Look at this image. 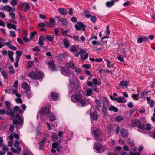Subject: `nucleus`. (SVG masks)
Here are the masks:
<instances>
[{"label": "nucleus", "mask_w": 155, "mask_h": 155, "mask_svg": "<svg viewBox=\"0 0 155 155\" xmlns=\"http://www.w3.org/2000/svg\"><path fill=\"white\" fill-rule=\"evenodd\" d=\"M13 94H15V95L17 97V98H15V101L17 103L21 104L22 103V100L21 98V95L20 94H19L17 92L15 93H13Z\"/></svg>", "instance_id": "nucleus-14"}, {"label": "nucleus", "mask_w": 155, "mask_h": 155, "mask_svg": "<svg viewBox=\"0 0 155 155\" xmlns=\"http://www.w3.org/2000/svg\"><path fill=\"white\" fill-rule=\"evenodd\" d=\"M38 44L41 46L44 45V41L45 40V38L42 36H40L39 38Z\"/></svg>", "instance_id": "nucleus-24"}, {"label": "nucleus", "mask_w": 155, "mask_h": 155, "mask_svg": "<svg viewBox=\"0 0 155 155\" xmlns=\"http://www.w3.org/2000/svg\"><path fill=\"white\" fill-rule=\"evenodd\" d=\"M1 73L3 77L6 79L8 78V73L5 70H2L1 71Z\"/></svg>", "instance_id": "nucleus-31"}, {"label": "nucleus", "mask_w": 155, "mask_h": 155, "mask_svg": "<svg viewBox=\"0 0 155 155\" xmlns=\"http://www.w3.org/2000/svg\"><path fill=\"white\" fill-rule=\"evenodd\" d=\"M146 130H150L151 129V126L150 124H147L145 125Z\"/></svg>", "instance_id": "nucleus-55"}, {"label": "nucleus", "mask_w": 155, "mask_h": 155, "mask_svg": "<svg viewBox=\"0 0 155 155\" xmlns=\"http://www.w3.org/2000/svg\"><path fill=\"white\" fill-rule=\"evenodd\" d=\"M95 102L97 103L98 106L100 107L101 106V104L99 100L96 99L95 100Z\"/></svg>", "instance_id": "nucleus-64"}, {"label": "nucleus", "mask_w": 155, "mask_h": 155, "mask_svg": "<svg viewBox=\"0 0 155 155\" xmlns=\"http://www.w3.org/2000/svg\"><path fill=\"white\" fill-rule=\"evenodd\" d=\"M23 113V111L20 110L18 111V113L17 112L16 115H15L14 117V120L13 121V123L14 124L19 125L20 126V127H22L21 125L23 123V119L22 118L19 116V114H22Z\"/></svg>", "instance_id": "nucleus-5"}, {"label": "nucleus", "mask_w": 155, "mask_h": 155, "mask_svg": "<svg viewBox=\"0 0 155 155\" xmlns=\"http://www.w3.org/2000/svg\"><path fill=\"white\" fill-rule=\"evenodd\" d=\"M101 101L103 105V106L107 107L109 105V101L106 97H102Z\"/></svg>", "instance_id": "nucleus-15"}, {"label": "nucleus", "mask_w": 155, "mask_h": 155, "mask_svg": "<svg viewBox=\"0 0 155 155\" xmlns=\"http://www.w3.org/2000/svg\"><path fill=\"white\" fill-rule=\"evenodd\" d=\"M86 51L84 49L80 50L79 52V54L81 56V58L83 61H84L88 57V54H86Z\"/></svg>", "instance_id": "nucleus-8"}, {"label": "nucleus", "mask_w": 155, "mask_h": 155, "mask_svg": "<svg viewBox=\"0 0 155 155\" xmlns=\"http://www.w3.org/2000/svg\"><path fill=\"white\" fill-rule=\"evenodd\" d=\"M58 11L62 15H66L67 13V11L65 8H60L58 9Z\"/></svg>", "instance_id": "nucleus-28"}, {"label": "nucleus", "mask_w": 155, "mask_h": 155, "mask_svg": "<svg viewBox=\"0 0 155 155\" xmlns=\"http://www.w3.org/2000/svg\"><path fill=\"white\" fill-rule=\"evenodd\" d=\"M117 102L119 103H125L127 101V100L123 97L120 96L117 98Z\"/></svg>", "instance_id": "nucleus-26"}, {"label": "nucleus", "mask_w": 155, "mask_h": 155, "mask_svg": "<svg viewBox=\"0 0 155 155\" xmlns=\"http://www.w3.org/2000/svg\"><path fill=\"white\" fill-rule=\"evenodd\" d=\"M68 36L70 37L71 38H72L75 41H77L78 40V38H79V36H71V35H68Z\"/></svg>", "instance_id": "nucleus-56"}, {"label": "nucleus", "mask_w": 155, "mask_h": 155, "mask_svg": "<svg viewBox=\"0 0 155 155\" xmlns=\"http://www.w3.org/2000/svg\"><path fill=\"white\" fill-rule=\"evenodd\" d=\"M67 133L68 135L67 137L70 140V138H69V137L72 136V135L73 133L71 131H68L67 132Z\"/></svg>", "instance_id": "nucleus-59"}, {"label": "nucleus", "mask_w": 155, "mask_h": 155, "mask_svg": "<svg viewBox=\"0 0 155 155\" xmlns=\"http://www.w3.org/2000/svg\"><path fill=\"white\" fill-rule=\"evenodd\" d=\"M18 2V0H12L10 2V4L13 6H16L17 5Z\"/></svg>", "instance_id": "nucleus-46"}, {"label": "nucleus", "mask_w": 155, "mask_h": 155, "mask_svg": "<svg viewBox=\"0 0 155 155\" xmlns=\"http://www.w3.org/2000/svg\"><path fill=\"white\" fill-rule=\"evenodd\" d=\"M71 100L74 103L78 102V105L79 107H83L88 104L82 98V96L79 93H76L74 96H72Z\"/></svg>", "instance_id": "nucleus-2"}, {"label": "nucleus", "mask_w": 155, "mask_h": 155, "mask_svg": "<svg viewBox=\"0 0 155 155\" xmlns=\"http://www.w3.org/2000/svg\"><path fill=\"white\" fill-rule=\"evenodd\" d=\"M92 93V90L91 89L87 88L86 92V95L87 96L91 95Z\"/></svg>", "instance_id": "nucleus-37"}, {"label": "nucleus", "mask_w": 155, "mask_h": 155, "mask_svg": "<svg viewBox=\"0 0 155 155\" xmlns=\"http://www.w3.org/2000/svg\"><path fill=\"white\" fill-rule=\"evenodd\" d=\"M94 148L97 152L98 153H101L103 152L102 149V145L101 144L98 142H96L94 145Z\"/></svg>", "instance_id": "nucleus-7"}, {"label": "nucleus", "mask_w": 155, "mask_h": 155, "mask_svg": "<svg viewBox=\"0 0 155 155\" xmlns=\"http://www.w3.org/2000/svg\"><path fill=\"white\" fill-rule=\"evenodd\" d=\"M70 31L69 29H67L66 30H63L62 31V33L63 35H66L68 36V35H69L67 34V33L70 32Z\"/></svg>", "instance_id": "nucleus-52"}, {"label": "nucleus", "mask_w": 155, "mask_h": 155, "mask_svg": "<svg viewBox=\"0 0 155 155\" xmlns=\"http://www.w3.org/2000/svg\"><path fill=\"white\" fill-rule=\"evenodd\" d=\"M36 34L37 32L35 31L31 32L30 34V39L32 40L33 37Z\"/></svg>", "instance_id": "nucleus-50"}, {"label": "nucleus", "mask_w": 155, "mask_h": 155, "mask_svg": "<svg viewBox=\"0 0 155 155\" xmlns=\"http://www.w3.org/2000/svg\"><path fill=\"white\" fill-rule=\"evenodd\" d=\"M63 42L65 47L68 48L69 47V41L67 39H64L63 40Z\"/></svg>", "instance_id": "nucleus-32"}, {"label": "nucleus", "mask_w": 155, "mask_h": 155, "mask_svg": "<svg viewBox=\"0 0 155 155\" xmlns=\"http://www.w3.org/2000/svg\"><path fill=\"white\" fill-rule=\"evenodd\" d=\"M92 135L95 138V140H98L99 137L101 134V131L99 129H97L91 132Z\"/></svg>", "instance_id": "nucleus-10"}, {"label": "nucleus", "mask_w": 155, "mask_h": 155, "mask_svg": "<svg viewBox=\"0 0 155 155\" xmlns=\"http://www.w3.org/2000/svg\"><path fill=\"white\" fill-rule=\"evenodd\" d=\"M22 5L24 6L25 10V12H26L30 8L29 4L28 3H24L22 4Z\"/></svg>", "instance_id": "nucleus-38"}, {"label": "nucleus", "mask_w": 155, "mask_h": 155, "mask_svg": "<svg viewBox=\"0 0 155 155\" xmlns=\"http://www.w3.org/2000/svg\"><path fill=\"white\" fill-rule=\"evenodd\" d=\"M44 74L41 71H38L37 72L34 71L29 73L28 76L32 79H37L40 81L42 80L44 77Z\"/></svg>", "instance_id": "nucleus-4"}, {"label": "nucleus", "mask_w": 155, "mask_h": 155, "mask_svg": "<svg viewBox=\"0 0 155 155\" xmlns=\"http://www.w3.org/2000/svg\"><path fill=\"white\" fill-rule=\"evenodd\" d=\"M22 87L23 89L25 90L28 89L29 85L26 82H24L22 83Z\"/></svg>", "instance_id": "nucleus-44"}, {"label": "nucleus", "mask_w": 155, "mask_h": 155, "mask_svg": "<svg viewBox=\"0 0 155 155\" xmlns=\"http://www.w3.org/2000/svg\"><path fill=\"white\" fill-rule=\"evenodd\" d=\"M91 21L93 23H95L97 21V18L95 16H92L90 18Z\"/></svg>", "instance_id": "nucleus-49"}, {"label": "nucleus", "mask_w": 155, "mask_h": 155, "mask_svg": "<svg viewBox=\"0 0 155 155\" xmlns=\"http://www.w3.org/2000/svg\"><path fill=\"white\" fill-rule=\"evenodd\" d=\"M84 68L86 69H89L91 67V65L89 64H83L82 65Z\"/></svg>", "instance_id": "nucleus-61"}, {"label": "nucleus", "mask_w": 155, "mask_h": 155, "mask_svg": "<svg viewBox=\"0 0 155 155\" xmlns=\"http://www.w3.org/2000/svg\"><path fill=\"white\" fill-rule=\"evenodd\" d=\"M26 96L28 98H31L32 96L31 92L29 91L26 92Z\"/></svg>", "instance_id": "nucleus-57"}, {"label": "nucleus", "mask_w": 155, "mask_h": 155, "mask_svg": "<svg viewBox=\"0 0 155 155\" xmlns=\"http://www.w3.org/2000/svg\"><path fill=\"white\" fill-rule=\"evenodd\" d=\"M46 137H44L43 138L41 141L40 142V143H39V150H42L43 149V146L45 144V143L46 142Z\"/></svg>", "instance_id": "nucleus-16"}, {"label": "nucleus", "mask_w": 155, "mask_h": 155, "mask_svg": "<svg viewBox=\"0 0 155 155\" xmlns=\"http://www.w3.org/2000/svg\"><path fill=\"white\" fill-rule=\"evenodd\" d=\"M122 155H128L127 152H124L122 153ZM129 155H140V154L138 152L134 153L132 151H130L129 152Z\"/></svg>", "instance_id": "nucleus-34"}, {"label": "nucleus", "mask_w": 155, "mask_h": 155, "mask_svg": "<svg viewBox=\"0 0 155 155\" xmlns=\"http://www.w3.org/2000/svg\"><path fill=\"white\" fill-rule=\"evenodd\" d=\"M49 23L48 22H45L44 23H41L39 24V25L40 27H44Z\"/></svg>", "instance_id": "nucleus-58"}, {"label": "nucleus", "mask_w": 155, "mask_h": 155, "mask_svg": "<svg viewBox=\"0 0 155 155\" xmlns=\"http://www.w3.org/2000/svg\"><path fill=\"white\" fill-rule=\"evenodd\" d=\"M70 50L72 52H74L76 50V48L74 46H72L70 48Z\"/></svg>", "instance_id": "nucleus-60"}, {"label": "nucleus", "mask_w": 155, "mask_h": 155, "mask_svg": "<svg viewBox=\"0 0 155 155\" xmlns=\"http://www.w3.org/2000/svg\"><path fill=\"white\" fill-rule=\"evenodd\" d=\"M61 143L60 141H59L57 142L56 143L53 142L52 143V147L53 148L51 149V152L52 153H55L56 152V150L55 149L57 147H58L59 144Z\"/></svg>", "instance_id": "nucleus-13"}, {"label": "nucleus", "mask_w": 155, "mask_h": 155, "mask_svg": "<svg viewBox=\"0 0 155 155\" xmlns=\"http://www.w3.org/2000/svg\"><path fill=\"white\" fill-rule=\"evenodd\" d=\"M139 94H133L132 95V97L134 99H137V97H139Z\"/></svg>", "instance_id": "nucleus-63"}, {"label": "nucleus", "mask_w": 155, "mask_h": 155, "mask_svg": "<svg viewBox=\"0 0 155 155\" xmlns=\"http://www.w3.org/2000/svg\"><path fill=\"white\" fill-rule=\"evenodd\" d=\"M49 111L48 109L46 107L42 108L39 111V113L42 115L45 114Z\"/></svg>", "instance_id": "nucleus-23"}, {"label": "nucleus", "mask_w": 155, "mask_h": 155, "mask_svg": "<svg viewBox=\"0 0 155 155\" xmlns=\"http://www.w3.org/2000/svg\"><path fill=\"white\" fill-rule=\"evenodd\" d=\"M75 27L77 30H80L81 29L84 31L85 29L86 26L83 23L78 22L77 24L75 25Z\"/></svg>", "instance_id": "nucleus-11"}, {"label": "nucleus", "mask_w": 155, "mask_h": 155, "mask_svg": "<svg viewBox=\"0 0 155 155\" xmlns=\"http://www.w3.org/2000/svg\"><path fill=\"white\" fill-rule=\"evenodd\" d=\"M48 116L49 117V119L51 121H54L56 119L55 116L52 113H49L48 114Z\"/></svg>", "instance_id": "nucleus-29"}, {"label": "nucleus", "mask_w": 155, "mask_h": 155, "mask_svg": "<svg viewBox=\"0 0 155 155\" xmlns=\"http://www.w3.org/2000/svg\"><path fill=\"white\" fill-rule=\"evenodd\" d=\"M52 141L56 143L59 141H61V139H60L58 141V137L57 134L55 133H53L52 135ZM61 142V141H60Z\"/></svg>", "instance_id": "nucleus-21"}, {"label": "nucleus", "mask_w": 155, "mask_h": 155, "mask_svg": "<svg viewBox=\"0 0 155 155\" xmlns=\"http://www.w3.org/2000/svg\"><path fill=\"white\" fill-rule=\"evenodd\" d=\"M132 125L138 128V131L142 133H146L145 126L144 124H142L140 121L135 120L132 121Z\"/></svg>", "instance_id": "nucleus-3"}, {"label": "nucleus", "mask_w": 155, "mask_h": 155, "mask_svg": "<svg viewBox=\"0 0 155 155\" xmlns=\"http://www.w3.org/2000/svg\"><path fill=\"white\" fill-rule=\"evenodd\" d=\"M121 134L123 137H128V132L127 130L122 129L121 131Z\"/></svg>", "instance_id": "nucleus-22"}, {"label": "nucleus", "mask_w": 155, "mask_h": 155, "mask_svg": "<svg viewBox=\"0 0 155 155\" xmlns=\"http://www.w3.org/2000/svg\"><path fill=\"white\" fill-rule=\"evenodd\" d=\"M58 21L62 22V25L63 26H67L68 24V22L67 20L64 18H59Z\"/></svg>", "instance_id": "nucleus-19"}, {"label": "nucleus", "mask_w": 155, "mask_h": 155, "mask_svg": "<svg viewBox=\"0 0 155 155\" xmlns=\"http://www.w3.org/2000/svg\"><path fill=\"white\" fill-rule=\"evenodd\" d=\"M19 107L18 106H15L14 107V110L8 111L6 112V114L12 117H14L15 115L18 112Z\"/></svg>", "instance_id": "nucleus-6"}, {"label": "nucleus", "mask_w": 155, "mask_h": 155, "mask_svg": "<svg viewBox=\"0 0 155 155\" xmlns=\"http://www.w3.org/2000/svg\"><path fill=\"white\" fill-rule=\"evenodd\" d=\"M119 85L121 87H126L128 85V83L126 81H122L120 82Z\"/></svg>", "instance_id": "nucleus-40"}, {"label": "nucleus", "mask_w": 155, "mask_h": 155, "mask_svg": "<svg viewBox=\"0 0 155 155\" xmlns=\"http://www.w3.org/2000/svg\"><path fill=\"white\" fill-rule=\"evenodd\" d=\"M148 94V92L147 91H142L141 92L140 94V98H143L146 96Z\"/></svg>", "instance_id": "nucleus-35"}, {"label": "nucleus", "mask_w": 155, "mask_h": 155, "mask_svg": "<svg viewBox=\"0 0 155 155\" xmlns=\"http://www.w3.org/2000/svg\"><path fill=\"white\" fill-rule=\"evenodd\" d=\"M84 16L87 18H89L91 17V15L89 14V12L86 11L84 13Z\"/></svg>", "instance_id": "nucleus-51"}, {"label": "nucleus", "mask_w": 155, "mask_h": 155, "mask_svg": "<svg viewBox=\"0 0 155 155\" xmlns=\"http://www.w3.org/2000/svg\"><path fill=\"white\" fill-rule=\"evenodd\" d=\"M33 50L35 52H38L40 51V49L38 47L35 46L33 48Z\"/></svg>", "instance_id": "nucleus-62"}, {"label": "nucleus", "mask_w": 155, "mask_h": 155, "mask_svg": "<svg viewBox=\"0 0 155 155\" xmlns=\"http://www.w3.org/2000/svg\"><path fill=\"white\" fill-rule=\"evenodd\" d=\"M5 104L6 105V106L7 107L6 108V109L7 110H10V102L8 101H6L5 102Z\"/></svg>", "instance_id": "nucleus-54"}, {"label": "nucleus", "mask_w": 155, "mask_h": 155, "mask_svg": "<svg viewBox=\"0 0 155 155\" xmlns=\"http://www.w3.org/2000/svg\"><path fill=\"white\" fill-rule=\"evenodd\" d=\"M92 82L94 85H99L101 84V82L98 83L97 80L95 78L93 79Z\"/></svg>", "instance_id": "nucleus-41"}, {"label": "nucleus", "mask_w": 155, "mask_h": 155, "mask_svg": "<svg viewBox=\"0 0 155 155\" xmlns=\"http://www.w3.org/2000/svg\"><path fill=\"white\" fill-rule=\"evenodd\" d=\"M4 9L7 11L10 12L12 11H14L15 9H13L9 5H6L4 7Z\"/></svg>", "instance_id": "nucleus-36"}, {"label": "nucleus", "mask_w": 155, "mask_h": 155, "mask_svg": "<svg viewBox=\"0 0 155 155\" xmlns=\"http://www.w3.org/2000/svg\"><path fill=\"white\" fill-rule=\"evenodd\" d=\"M7 26L9 29H13L15 30L16 29V26L15 25L11 24L9 22L7 23Z\"/></svg>", "instance_id": "nucleus-27"}, {"label": "nucleus", "mask_w": 155, "mask_h": 155, "mask_svg": "<svg viewBox=\"0 0 155 155\" xmlns=\"http://www.w3.org/2000/svg\"><path fill=\"white\" fill-rule=\"evenodd\" d=\"M48 65L49 66V68L52 71L56 70L57 69V68H56V66L53 63L51 62H49L48 63Z\"/></svg>", "instance_id": "nucleus-17"}, {"label": "nucleus", "mask_w": 155, "mask_h": 155, "mask_svg": "<svg viewBox=\"0 0 155 155\" xmlns=\"http://www.w3.org/2000/svg\"><path fill=\"white\" fill-rule=\"evenodd\" d=\"M16 54V56L15 58V62L14 64L15 66L17 68L18 66V62L20 58V57L22 55L23 52L21 51H16L15 52Z\"/></svg>", "instance_id": "nucleus-9"}, {"label": "nucleus", "mask_w": 155, "mask_h": 155, "mask_svg": "<svg viewBox=\"0 0 155 155\" xmlns=\"http://www.w3.org/2000/svg\"><path fill=\"white\" fill-rule=\"evenodd\" d=\"M108 110L110 111H114L115 112H117L118 110V109L116 107L113 105H111L108 108Z\"/></svg>", "instance_id": "nucleus-30"}, {"label": "nucleus", "mask_w": 155, "mask_h": 155, "mask_svg": "<svg viewBox=\"0 0 155 155\" xmlns=\"http://www.w3.org/2000/svg\"><path fill=\"white\" fill-rule=\"evenodd\" d=\"M106 107H107L103 106L102 109L104 115L106 116H107L108 115L107 109Z\"/></svg>", "instance_id": "nucleus-43"}, {"label": "nucleus", "mask_w": 155, "mask_h": 155, "mask_svg": "<svg viewBox=\"0 0 155 155\" xmlns=\"http://www.w3.org/2000/svg\"><path fill=\"white\" fill-rule=\"evenodd\" d=\"M18 87V81L17 80H16L14 81V85L13 87L14 89L12 90V93H15L17 92L18 89L17 87Z\"/></svg>", "instance_id": "nucleus-20"}, {"label": "nucleus", "mask_w": 155, "mask_h": 155, "mask_svg": "<svg viewBox=\"0 0 155 155\" xmlns=\"http://www.w3.org/2000/svg\"><path fill=\"white\" fill-rule=\"evenodd\" d=\"M46 38L50 42H53V43H55V42L54 40V37L52 35H46Z\"/></svg>", "instance_id": "nucleus-25"}, {"label": "nucleus", "mask_w": 155, "mask_h": 155, "mask_svg": "<svg viewBox=\"0 0 155 155\" xmlns=\"http://www.w3.org/2000/svg\"><path fill=\"white\" fill-rule=\"evenodd\" d=\"M61 73L65 76L68 75L69 77V81L70 84L69 89L71 90L70 92L75 90L78 88L77 85H75L74 82L75 76L73 74L71 73V71L69 69L65 67L61 68L60 69Z\"/></svg>", "instance_id": "nucleus-1"}, {"label": "nucleus", "mask_w": 155, "mask_h": 155, "mask_svg": "<svg viewBox=\"0 0 155 155\" xmlns=\"http://www.w3.org/2000/svg\"><path fill=\"white\" fill-rule=\"evenodd\" d=\"M106 61L107 62V67L110 68L114 66L113 63L110 62L109 60H106Z\"/></svg>", "instance_id": "nucleus-39"}, {"label": "nucleus", "mask_w": 155, "mask_h": 155, "mask_svg": "<svg viewBox=\"0 0 155 155\" xmlns=\"http://www.w3.org/2000/svg\"><path fill=\"white\" fill-rule=\"evenodd\" d=\"M8 69L9 70V72L11 74H13L14 73L13 67L12 65L8 67Z\"/></svg>", "instance_id": "nucleus-45"}, {"label": "nucleus", "mask_w": 155, "mask_h": 155, "mask_svg": "<svg viewBox=\"0 0 155 155\" xmlns=\"http://www.w3.org/2000/svg\"><path fill=\"white\" fill-rule=\"evenodd\" d=\"M114 1H111L107 2L106 3V5L107 7H111L114 4Z\"/></svg>", "instance_id": "nucleus-42"}, {"label": "nucleus", "mask_w": 155, "mask_h": 155, "mask_svg": "<svg viewBox=\"0 0 155 155\" xmlns=\"http://www.w3.org/2000/svg\"><path fill=\"white\" fill-rule=\"evenodd\" d=\"M51 99L54 101L58 100V94L54 92H51Z\"/></svg>", "instance_id": "nucleus-18"}, {"label": "nucleus", "mask_w": 155, "mask_h": 155, "mask_svg": "<svg viewBox=\"0 0 155 155\" xmlns=\"http://www.w3.org/2000/svg\"><path fill=\"white\" fill-rule=\"evenodd\" d=\"M123 119V117L121 116H117V117L115 119V120L116 121L118 122H120Z\"/></svg>", "instance_id": "nucleus-47"}, {"label": "nucleus", "mask_w": 155, "mask_h": 155, "mask_svg": "<svg viewBox=\"0 0 155 155\" xmlns=\"http://www.w3.org/2000/svg\"><path fill=\"white\" fill-rule=\"evenodd\" d=\"M94 108L92 107L90 109V117L93 120H96L98 118V116L97 112L95 111L92 114H91V111Z\"/></svg>", "instance_id": "nucleus-12"}, {"label": "nucleus", "mask_w": 155, "mask_h": 155, "mask_svg": "<svg viewBox=\"0 0 155 155\" xmlns=\"http://www.w3.org/2000/svg\"><path fill=\"white\" fill-rule=\"evenodd\" d=\"M66 65L72 69H74L75 68V66L72 62H70L69 63H67L66 64Z\"/></svg>", "instance_id": "nucleus-33"}, {"label": "nucleus", "mask_w": 155, "mask_h": 155, "mask_svg": "<svg viewBox=\"0 0 155 155\" xmlns=\"http://www.w3.org/2000/svg\"><path fill=\"white\" fill-rule=\"evenodd\" d=\"M148 103L149 104V105L150 106V107H153L154 105L155 101L154 100H151L150 101H149Z\"/></svg>", "instance_id": "nucleus-53"}, {"label": "nucleus", "mask_w": 155, "mask_h": 155, "mask_svg": "<svg viewBox=\"0 0 155 155\" xmlns=\"http://www.w3.org/2000/svg\"><path fill=\"white\" fill-rule=\"evenodd\" d=\"M33 62L31 61H29L28 62L27 68H31L33 65Z\"/></svg>", "instance_id": "nucleus-48"}]
</instances>
